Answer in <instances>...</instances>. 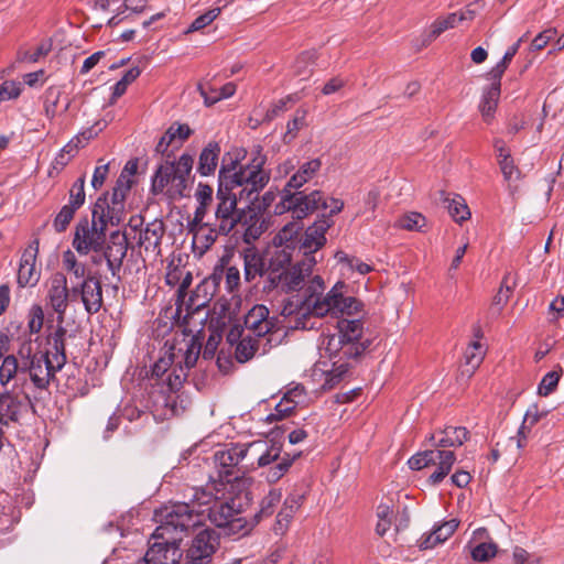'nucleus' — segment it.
Instances as JSON below:
<instances>
[{
    "instance_id": "nucleus-56",
    "label": "nucleus",
    "mask_w": 564,
    "mask_h": 564,
    "mask_svg": "<svg viewBox=\"0 0 564 564\" xmlns=\"http://www.w3.org/2000/svg\"><path fill=\"white\" fill-rule=\"evenodd\" d=\"M108 173H109V164H101V165H98L95 167V171H94V174H93V178H91V186L97 191L99 189L107 176H108Z\"/></svg>"
},
{
    "instance_id": "nucleus-31",
    "label": "nucleus",
    "mask_w": 564,
    "mask_h": 564,
    "mask_svg": "<svg viewBox=\"0 0 564 564\" xmlns=\"http://www.w3.org/2000/svg\"><path fill=\"white\" fill-rule=\"evenodd\" d=\"M264 343L265 339L254 337L251 334L242 335L240 341L236 347V359L239 362H246L250 360L260 348H264Z\"/></svg>"
},
{
    "instance_id": "nucleus-38",
    "label": "nucleus",
    "mask_w": 564,
    "mask_h": 564,
    "mask_svg": "<svg viewBox=\"0 0 564 564\" xmlns=\"http://www.w3.org/2000/svg\"><path fill=\"white\" fill-rule=\"evenodd\" d=\"M316 59L315 52L302 53L294 63V74L302 77L303 79L310 77L313 73Z\"/></svg>"
},
{
    "instance_id": "nucleus-43",
    "label": "nucleus",
    "mask_w": 564,
    "mask_h": 564,
    "mask_svg": "<svg viewBox=\"0 0 564 564\" xmlns=\"http://www.w3.org/2000/svg\"><path fill=\"white\" fill-rule=\"evenodd\" d=\"M562 376V368L547 372L541 380L538 387V393L546 397L551 394L557 387Z\"/></svg>"
},
{
    "instance_id": "nucleus-29",
    "label": "nucleus",
    "mask_w": 564,
    "mask_h": 564,
    "mask_svg": "<svg viewBox=\"0 0 564 564\" xmlns=\"http://www.w3.org/2000/svg\"><path fill=\"white\" fill-rule=\"evenodd\" d=\"M491 80V85L484 90L482 99L479 106L480 112L485 121H489L498 105V99L500 96V79L501 78H488Z\"/></svg>"
},
{
    "instance_id": "nucleus-60",
    "label": "nucleus",
    "mask_w": 564,
    "mask_h": 564,
    "mask_svg": "<svg viewBox=\"0 0 564 564\" xmlns=\"http://www.w3.org/2000/svg\"><path fill=\"white\" fill-rule=\"evenodd\" d=\"M195 197L199 204L209 205L213 200L212 186L199 183L195 193Z\"/></svg>"
},
{
    "instance_id": "nucleus-10",
    "label": "nucleus",
    "mask_w": 564,
    "mask_h": 564,
    "mask_svg": "<svg viewBox=\"0 0 564 564\" xmlns=\"http://www.w3.org/2000/svg\"><path fill=\"white\" fill-rule=\"evenodd\" d=\"M242 505L239 499L219 500L210 507L206 516L217 528L226 534H247L253 527L241 516Z\"/></svg>"
},
{
    "instance_id": "nucleus-9",
    "label": "nucleus",
    "mask_w": 564,
    "mask_h": 564,
    "mask_svg": "<svg viewBox=\"0 0 564 564\" xmlns=\"http://www.w3.org/2000/svg\"><path fill=\"white\" fill-rule=\"evenodd\" d=\"M193 164L194 159L188 153H183L176 162L166 161L161 164L152 177V193L155 195L165 193L171 199L183 197Z\"/></svg>"
},
{
    "instance_id": "nucleus-19",
    "label": "nucleus",
    "mask_w": 564,
    "mask_h": 564,
    "mask_svg": "<svg viewBox=\"0 0 564 564\" xmlns=\"http://www.w3.org/2000/svg\"><path fill=\"white\" fill-rule=\"evenodd\" d=\"M218 543V536L213 530H202L187 550L186 564L210 563Z\"/></svg>"
},
{
    "instance_id": "nucleus-49",
    "label": "nucleus",
    "mask_w": 564,
    "mask_h": 564,
    "mask_svg": "<svg viewBox=\"0 0 564 564\" xmlns=\"http://www.w3.org/2000/svg\"><path fill=\"white\" fill-rule=\"evenodd\" d=\"M471 557L476 562H485L497 554V545L492 542H482L473 547Z\"/></svg>"
},
{
    "instance_id": "nucleus-55",
    "label": "nucleus",
    "mask_w": 564,
    "mask_h": 564,
    "mask_svg": "<svg viewBox=\"0 0 564 564\" xmlns=\"http://www.w3.org/2000/svg\"><path fill=\"white\" fill-rule=\"evenodd\" d=\"M63 93V87L50 86L44 93V105L57 107Z\"/></svg>"
},
{
    "instance_id": "nucleus-13",
    "label": "nucleus",
    "mask_w": 564,
    "mask_h": 564,
    "mask_svg": "<svg viewBox=\"0 0 564 564\" xmlns=\"http://www.w3.org/2000/svg\"><path fill=\"white\" fill-rule=\"evenodd\" d=\"M456 455L448 449H425L416 453L409 460L408 465L413 470H420L430 465H436V469L429 477L432 485L440 484L452 470Z\"/></svg>"
},
{
    "instance_id": "nucleus-63",
    "label": "nucleus",
    "mask_w": 564,
    "mask_h": 564,
    "mask_svg": "<svg viewBox=\"0 0 564 564\" xmlns=\"http://www.w3.org/2000/svg\"><path fill=\"white\" fill-rule=\"evenodd\" d=\"M499 165L506 180H512L513 174L518 173V170L514 166L513 160L510 155H505V158L500 159Z\"/></svg>"
},
{
    "instance_id": "nucleus-50",
    "label": "nucleus",
    "mask_w": 564,
    "mask_h": 564,
    "mask_svg": "<svg viewBox=\"0 0 564 564\" xmlns=\"http://www.w3.org/2000/svg\"><path fill=\"white\" fill-rule=\"evenodd\" d=\"M133 184V180H130L129 177H126L124 175H119V177L116 181V184L112 188L111 195L112 198L124 203L126 197L128 193L130 192Z\"/></svg>"
},
{
    "instance_id": "nucleus-16",
    "label": "nucleus",
    "mask_w": 564,
    "mask_h": 564,
    "mask_svg": "<svg viewBox=\"0 0 564 564\" xmlns=\"http://www.w3.org/2000/svg\"><path fill=\"white\" fill-rule=\"evenodd\" d=\"M333 224V219L321 217L301 234L297 249L303 253V259L313 258L318 262L316 252L325 246L327 241L325 235Z\"/></svg>"
},
{
    "instance_id": "nucleus-20",
    "label": "nucleus",
    "mask_w": 564,
    "mask_h": 564,
    "mask_svg": "<svg viewBox=\"0 0 564 564\" xmlns=\"http://www.w3.org/2000/svg\"><path fill=\"white\" fill-rule=\"evenodd\" d=\"M46 300L52 310L56 313V322L65 319L69 301V289L66 276L56 272L52 274L47 284Z\"/></svg>"
},
{
    "instance_id": "nucleus-30",
    "label": "nucleus",
    "mask_w": 564,
    "mask_h": 564,
    "mask_svg": "<svg viewBox=\"0 0 564 564\" xmlns=\"http://www.w3.org/2000/svg\"><path fill=\"white\" fill-rule=\"evenodd\" d=\"M164 235V224L162 220H153L140 232L139 243L145 251H154L160 247Z\"/></svg>"
},
{
    "instance_id": "nucleus-22",
    "label": "nucleus",
    "mask_w": 564,
    "mask_h": 564,
    "mask_svg": "<svg viewBox=\"0 0 564 564\" xmlns=\"http://www.w3.org/2000/svg\"><path fill=\"white\" fill-rule=\"evenodd\" d=\"M218 501V498L206 488H194L189 502H176L171 506H185L193 520V528L202 523L203 517L209 513L210 507Z\"/></svg>"
},
{
    "instance_id": "nucleus-28",
    "label": "nucleus",
    "mask_w": 564,
    "mask_h": 564,
    "mask_svg": "<svg viewBox=\"0 0 564 564\" xmlns=\"http://www.w3.org/2000/svg\"><path fill=\"white\" fill-rule=\"evenodd\" d=\"M219 155H220L219 143L215 142V141L208 142L199 154L197 172L202 176L213 175L217 169Z\"/></svg>"
},
{
    "instance_id": "nucleus-32",
    "label": "nucleus",
    "mask_w": 564,
    "mask_h": 564,
    "mask_svg": "<svg viewBox=\"0 0 564 564\" xmlns=\"http://www.w3.org/2000/svg\"><path fill=\"white\" fill-rule=\"evenodd\" d=\"M301 499V496H290L285 499L283 508L276 516V531H283L286 529L291 519L300 508Z\"/></svg>"
},
{
    "instance_id": "nucleus-51",
    "label": "nucleus",
    "mask_w": 564,
    "mask_h": 564,
    "mask_svg": "<svg viewBox=\"0 0 564 564\" xmlns=\"http://www.w3.org/2000/svg\"><path fill=\"white\" fill-rule=\"evenodd\" d=\"M220 13L219 8H214L197 17L189 25L187 33L199 31L209 25Z\"/></svg>"
},
{
    "instance_id": "nucleus-7",
    "label": "nucleus",
    "mask_w": 564,
    "mask_h": 564,
    "mask_svg": "<svg viewBox=\"0 0 564 564\" xmlns=\"http://www.w3.org/2000/svg\"><path fill=\"white\" fill-rule=\"evenodd\" d=\"M321 167L322 161L318 158L302 163L281 192V199L274 206V214L291 213L294 218L304 219L321 205L326 207L321 191L316 189L310 194L299 191L319 172Z\"/></svg>"
},
{
    "instance_id": "nucleus-14",
    "label": "nucleus",
    "mask_w": 564,
    "mask_h": 564,
    "mask_svg": "<svg viewBox=\"0 0 564 564\" xmlns=\"http://www.w3.org/2000/svg\"><path fill=\"white\" fill-rule=\"evenodd\" d=\"M216 199L217 206L212 226H216V230L220 235L227 236L241 221V214L237 207L239 197L235 192L225 189L224 186L220 187V183H218Z\"/></svg>"
},
{
    "instance_id": "nucleus-2",
    "label": "nucleus",
    "mask_w": 564,
    "mask_h": 564,
    "mask_svg": "<svg viewBox=\"0 0 564 564\" xmlns=\"http://www.w3.org/2000/svg\"><path fill=\"white\" fill-rule=\"evenodd\" d=\"M50 349L41 350L39 337H25L20 340L15 354L6 356L0 366V383L6 387L10 381L26 389L33 386L44 391L50 387L55 375L67 362L64 343L47 339Z\"/></svg>"
},
{
    "instance_id": "nucleus-1",
    "label": "nucleus",
    "mask_w": 564,
    "mask_h": 564,
    "mask_svg": "<svg viewBox=\"0 0 564 564\" xmlns=\"http://www.w3.org/2000/svg\"><path fill=\"white\" fill-rule=\"evenodd\" d=\"M292 259L293 253L285 248L273 246L264 253V289H276L284 293L303 292L282 307L281 314L288 318L290 328L317 329L325 316H352L362 311L360 301L345 294L346 284L341 281L325 293L324 279L318 274L313 275L316 260L307 258L292 263Z\"/></svg>"
},
{
    "instance_id": "nucleus-44",
    "label": "nucleus",
    "mask_w": 564,
    "mask_h": 564,
    "mask_svg": "<svg viewBox=\"0 0 564 564\" xmlns=\"http://www.w3.org/2000/svg\"><path fill=\"white\" fill-rule=\"evenodd\" d=\"M85 175L77 178L69 189V202L67 205L79 209L85 203Z\"/></svg>"
},
{
    "instance_id": "nucleus-23",
    "label": "nucleus",
    "mask_w": 564,
    "mask_h": 564,
    "mask_svg": "<svg viewBox=\"0 0 564 564\" xmlns=\"http://www.w3.org/2000/svg\"><path fill=\"white\" fill-rule=\"evenodd\" d=\"M468 435L469 432L466 427L449 425L432 433L429 441L435 449H445L462 446L468 440Z\"/></svg>"
},
{
    "instance_id": "nucleus-52",
    "label": "nucleus",
    "mask_w": 564,
    "mask_h": 564,
    "mask_svg": "<svg viewBox=\"0 0 564 564\" xmlns=\"http://www.w3.org/2000/svg\"><path fill=\"white\" fill-rule=\"evenodd\" d=\"M22 85L19 82L7 80L0 85V102L18 98L21 94Z\"/></svg>"
},
{
    "instance_id": "nucleus-59",
    "label": "nucleus",
    "mask_w": 564,
    "mask_h": 564,
    "mask_svg": "<svg viewBox=\"0 0 564 564\" xmlns=\"http://www.w3.org/2000/svg\"><path fill=\"white\" fill-rule=\"evenodd\" d=\"M209 225L212 226V223H204L203 220L196 221V217H193L188 220L187 229L188 232L193 235L194 239H200Z\"/></svg>"
},
{
    "instance_id": "nucleus-35",
    "label": "nucleus",
    "mask_w": 564,
    "mask_h": 564,
    "mask_svg": "<svg viewBox=\"0 0 564 564\" xmlns=\"http://www.w3.org/2000/svg\"><path fill=\"white\" fill-rule=\"evenodd\" d=\"M445 202L447 203L446 207L448 213L455 221L462 223L470 217L469 208L462 196L454 195L452 198L446 197Z\"/></svg>"
},
{
    "instance_id": "nucleus-64",
    "label": "nucleus",
    "mask_w": 564,
    "mask_h": 564,
    "mask_svg": "<svg viewBox=\"0 0 564 564\" xmlns=\"http://www.w3.org/2000/svg\"><path fill=\"white\" fill-rule=\"evenodd\" d=\"M218 236L221 235L216 230V226L209 225L207 230L204 231L203 237L200 239H194V241L200 242L203 248H209L216 241Z\"/></svg>"
},
{
    "instance_id": "nucleus-42",
    "label": "nucleus",
    "mask_w": 564,
    "mask_h": 564,
    "mask_svg": "<svg viewBox=\"0 0 564 564\" xmlns=\"http://www.w3.org/2000/svg\"><path fill=\"white\" fill-rule=\"evenodd\" d=\"M426 219L423 215L419 213H409L405 215H402L398 218L395 225L399 228L405 229V230H422V228L425 226Z\"/></svg>"
},
{
    "instance_id": "nucleus-34",
    "label": "nucleus",
    "mask_w": 564,
    "mask_h": 564,
    "mask_svg": "<svg viewBox=\"0 0 564 564\" xmlns=\"http://www.w3.org/2000/svg\"><path fill=\"white\" fill-rule=\"evenodd\" d=\"M525 35L521 36L513 45H511L502 56L501 61L494 66L487 74L488 78H501L510 62L518 53L521 43L524 41Z\"/></svg>"
},
{
    "instance_id": "nucleus-40",
    "label": "nucleus",
    "mask_w": 564,
    "mask_h": 564,
    "mask_svg": "<svg viewBox=\"0 0 564 564\" xmlns=\"http://www.w3.org/2000/svg\"><path fill=\"white\" fill-rule=\"evenodd\" d=\"M62 262L64 269L77 279H85L88 274L86 265L79 262L72 250L63 252Z\"/></svg>"
},
{
    "instance_id": "nucleus-4",
    "label": "nucleus",
    "mask_w": 564,
    "mask_h": 564,
    "mask_svg": "<svg viewBox=\"0 0 564 564\" xmlns=\"http://www.w3.org/2000/svg\"><path fill=\"white\" fill-rule=\"evenodd\" d=\"M364 323L360 318H343L337 322V333L325 336L321 343L333 362L330 370L325 372L324 389H333L348 373L349 360L361 356L369 346V340L361 341Z\"/></svg>"
},
{
    "instance_id": "nucleus-48",
    "label": "nucleus",
    "mask_w": 564,
    "mask_h": 564,
    "mask_svg": "<svg viewBox=\"0 0 564 564\" xmlns=\"http://www.w3.org/2000/svg\"><path fill=\"white\" fill-rule=\"evenodd\" d=\"M561 96L562 93L557 89L547 95L543 105L545 116L556 117L563 110L564 104L561 100Z\"/></svg>"
},
{
    "instance_id": "nucleus-53",
    "label": "nucleus",
    "mask_w": 564,
    "mask_h": 564,
    "mask_svg": "<svg viewBox=\"0 0 564 564\" xmlns=\"http://www.w3.org/2000/svg\"><path fill=\"white\" fill-rule=\"evenodd\" d=\"M176 354H171L169 357L160 358L152 368V376L156 378H162L166 372H171L174 362V358Z\"/></svg>"
},
{
    "instance_id": "nucleus-27",
    "label": "nucleus",
    "mask_w": 564,
    "mask_h": 564,
    "mask_svg": "<svg viewBox=\"0 0 564 564\" xmlns=\"http://www.w3.org/2000/svg\"><path fill=\"white\" fill-rule=\"evenodd\" d=\"M242 256L246 281L251 282L258 276L264 278V254L260 253L256 248H246Z\"/></svg>"
},
{
    "instance_id": "nucleus-36",
    "label": "nucleus",
    "mask_w": 564,
    "mask_h": 564,
    "mask_svg": "<svg viewBox=\"0 0 564 564\" xmlns=\"http://www.w3.org/2000/svg\"><path fill=\"white\" fill-rule=\"evenodd\" d=\"M485 356V350L479 341L471 343L465 351L467 376L471 377L475 370L480 366Z\"/></svg>"
},
{
    "instance_id": "nucleus-57",
    "label": "nucleus",
    "mask_w": 564,
    "mask_h": 564,
    "mask_svg": "<svg viewBox=\"0 0 564 564\" xmlns=\"http://www.w3.org/2000/svg\"><path fill=\"white\" fill-rule=\"evenodd\" d=\"M555 34H556V31L552 30V29L541 32L539 35H536L533 39V41L531 43V48L534 51L542 50L551 40H553Z\"/></svg>"
},
{
    "instance_id": "nucleus-8",
    "label": "nucleus",
    "mask_w": 564,
    "mask_h": 564,
    "mask_svg": "<svg viewBox=\"0 0 564 564\" xmlns=\"http://www.w3.org/2000/svg\"><path fill=\"white\" fill-rule=\"evenodd\" d=\"M200 350L202 344L195 337H192L185 343V349L178 348V354L175 358L181 357V359L173 366L166 378L163 379L170 391V394L164 398V405L171 415L181 414L187 406V400L174 394L182 388L183 382L187 378L188 370L196 365Z\"/></svg>"
},
{
    "instance_id": "nucleus-26",
    "label": "nucleus",
    "mask_w": 564,
    "mask_h": 564,
    "mask_svg": "<svg viewBox=\"0 0 564 564\" xmlns=\"http://www.w3.org/2000/svg\"><path fill=\"white\" fill-rule=\"evenodd\" d=\"M292 218L294 220L285 224L275 235L273 238V246L289 249L293 253L299 246V239L301 237L303 226L301 223L302 219L294 218L293 216Z\"/></svg>"
},
{
    "instance_id": "nucleus-11",
    "label": "nucleus",
    "mask_w": 564,
    "mask_h": 564,
    "mask_svg": "<svg viewBox=\"0 0 564 564\" xmlns=\"http://www.w3.org/2000/svg\"><path fill=\"white\" fill-rule=\"evenodd\" d=\"M245 326L248 334L265 339L263 352L278 346L284 333L275 327L273 318L269 317V310L264 305H254L245 316Z\"/></svg>"
},
{
    "instance_id": "nucleus-46",
    "label": "nucleus",
    "mask_w": 564,
    "mask_h": 564,
    "mask_svg": "<svg viewBox=\"0 0 564 564\" xmlns=\"http://www.w3.org/2000/svg\"><path fill=\"white\" fill-rule=\"evenodd\" d=\"M281 497L280 490H270L268 496L262 499L260 511L254 516V520L258 522L259 518L270 516L273 512V508L280 502Z\"/></svg>"
},
{
    "instance_id": "nucleus-62",
    "label": "nucleus",
    "mask_w": 564,
    "mask_h": 564,
    "mask_svg": "<svg viewBox=\"0 0 564 564\" xmlns=\"http://www.w3.org/2000/svg\"><path fill=\"white\" fill-rule=\"evenodd\" d=\"M505 281L500 288V290L498 291V293L495 295L494 300H492V305L494 306H497V311L500 312V310L503 307V305L508 302L509 300V296H510V293H511V288L509 285H505Z\"/></svg>"
},
{
    "instance_id": "nucleus-21",
    "label": "nucleus",
    "mask_w": 564,
    "mask_h": 564,
    "mask_svg": "<svg viewBox=\"0 0 564 564\" xmlns=\"http://www.w3.org/2000/svg\"><path fill=\"white\" fill-rule=\"evenodd\" d=\"M39 246V239H34L22 253L18 271V284L20 288L34 286L40 280L41 271L36 269Z\"/></svg>"
},
{
    "instance_id": "nucleus-58",
    "label": "nucleus",
    "mask_w": 564,
    "mask_h": 564,
    "mask_svg": "<svg viewBox=\"0 0 564 564\" xmlns=\"http://www.w3.org/2000/svg\"><path fill=\"white\" fill-rule=\"evenodd\" d=\"M52 50V43L43 42L41 43L33 53H25L23 56V61H29L31 63L37 62L42 56L47 55Z\"/></svg>"
},
{
    "instance_id": "nucleus-41",
    "label": "nucleus",
    "mask_w": 564,
    "mask_h": 564,
    "mask_svg": "<svg viewBox=\"0 0 564 564\" xmlns=\"http://www.w3.org/2000/svg\"><path fill=\"white\" fill-rule=\"evenodd\" d=\"M43 324H44V311L41 305L33 304L30 307L29 313H28L29 335L24 336V338L25 337L32 338L31 337L32 335H37L41 332ZM22 339H23V337L21 338V340Z\"/></svg>"
},
{
    "instance_id": "nucleus-3",
    "label": "nucleus",
    "mask_w": 564,
    "mask_h": 564,
    "mask_svg": "<svg viewBox=\"0 0 564 564\" xmlns=\"http://www.w3.org/2000/svg\"><path fill=\"white\" fill-rule=\"evenodd\" d=\"M250 451L258 454V467L265 468L262 475L270 484L280 480L300 455L291 456L288 453L282 455V444L273 440L251 444H232L214 454V463L219 478L226 482L238 480L245 473L240 464Z\"/></svg>"
},
{
    "instance_id": "nucleus-12",
    "label": "nucleus",
    "mask_w": 564,
    "mask_h": 564,
    "mask_svg": "<svg viewBox=\"0 0 564 564\" xmlns=\"http://www.w3.org/2000/svg\"><path fill=\"white\" fill-rule=\"evenodd\" d=\"M106 230L94 218H82L75 226L72 246L79 256L98 253L107 241Z\"/></svg>"
},
{
    "instance_id": "nucleus-17",
    "label": "nucleus",
    "mask_w": 564,
    "mask_h": 564,
    "mask_svg": "<svg viewBox=\"0 0 564 564\" xmlns=\"http://www.w3.org/2000/svg\"><path fill=\"white\" fill-rule=\"evenodd\" d=\"M128 251V239L120 230L112 231L104 245L102 257L113 278L120 280V270Z\"/></svg>"
},
{
    "instance_id": "nucleus-6",
    "label": "nucleus",
    "mask_w": 564,
    "mask_h": 564,
    "mask_svg": "<svg viewBox=\"0 0 564 564\" xmlns=\"http://www.w3.org/2000/svg\"><path fill=\"white\" fill-rule=\"evenodd\" d=\"M265 156L260 152L247 163L232 159L229 153L224 155L218 174L220 187L238 194L239 200L253 204L260 192L270 181V172L263 166Z\"/></svg>"
},
{
    "instance_id": "nucleus-33",
    "label": "nucleus",
    "mask_w": 564,
    "mask_h": 564,
    "mask_svg": "<svg viewBox=\"0 0 564 564\" xmlns=\"http://www.w3.org/2000/svg\"><path fill=\"white\" fill-rule=\"evenodd\" d=\"M458 23H459L458 12H453L444 18L436 19L432 23L430 33L427 34L425 41L427 43H431L437 36H440L443 32H445L448 29L455 28Z\"/></svg>"
},
{
    "instance_id": "nucleus-5",
    "label": "nucleus",
    "mask_w": 564,
    "mask_h": 564,
    "mask_svg": "<svg viewBox=\"0 0 564 564\" xmlns=\"http://www.w3.org/2000/svg\"><path fill=\"white\" fill-rule=\"evenodd\" d=\"M160 523L150 539L145 558L150 564H178L183 552L180 543L193 528L185 506H164L155 512Z\"/></svg>"
},
{
    "instance_id": "nucleus-61",
    "label": "nucleus",
    "mask_w": 564,
    "mask_h": 564,
    "mask_svg": "<svg viewBox=\"0 0 564 564\" xmlns=\"http://www.w3.org/2000/svg\"><path fill=\"white\" fill-rule=\"evenodd\" d=\"M107 123L106 121H97L94 126L83 130L77 135H80V140L85 143L89 141L90 139H94L98 135L99 132H101L106 128Z\"/></svg>"
},
{
    "instance_id": "nucleus-15",
    "label": "nucleus",
    "mask_w": 564,
    "mask_h": 564,
    "mask_svg": "<svg viewBox=\"0 0 564 564\" xmlns=\"http://www.w3.org/2000/svg\"><path fill=\"white\" fill-rule=\"evenodd\" d=\"M13 388L21 391V394L7 391L0 394V423L9 425L10 423L18 422L22 413L26 412L31 403L30 392L36 390L33 386L23 389L15 384Z\"/></svg>"
},
{
    "instance_id": "nucleus-24",
    "label": "nucleus",
    "mask_w": 564,
    "mask_h": 564,
    "mask_svg": "<svg viewBox=\"0 0 564 564\" xmlns=\"http://www.w3.org/2000/svg\"><path fill=\"white\" fill-rule=\"evenodd\" d=\"M82 302L85 311L89 314H96L102 307V288L98 278L88 274L82 281Z\"/></svg>"
},
{
    "instance_id": "nucleus-37",
    "label": "nucleus",
    "mask_w": 564,
    "mask_h": 564,
    "mask_svg": "<svg viewBox=\"0 0 564 564\" xmlns=\"http://www.w3.org/2000/svg\"><path fill=\"white\" fill-rule=\"evenodd\" d=\"M246 226L243 232V240L251 243L260 238L265 229V223L261 216L253 214L243 224Z\"/></svg>"
},
{
    "instance_id": "nucleus-25",
    "label": "nucleus",
    "mask_w": 564,
    "mask_h": 564,
    "mask_svg": "<svg viewBox=\"0 0 564 564\" xmlns=\"http://www.w3.org/2000/svg\"><path fill=\"white\" fill-rule=\"evenodd\" d=\"M225 276V285L228 292L232 293L239 289L240 285V271L237 267L231 265L227 268H215L213 274L203 284L198 285L195 295L198 296L200 291H206L209 283H213L214 288L219 284V281Z\"/></svg>"
},
{
    "instance_id": "nucleus-54",
    "label": "nucleus",
    "mask_w": 564,
    "mask_h": 564,
    "mask_svg": "<svg viewBox=\"0 0 564 564\" xmlns=\"http://www.w3.org/2000/svg\"><path fill=\"white\" fill-rule=\"evenodd\" d=\"M458 521L456 519H452L434 529L435 541L445 542L457 529Z\"/></svg>"
},
{
    "instance_id": "nucleus-45",
    "label": "nucleus",
    "mask_w": 564,
    "mask_h": 564,
    "mask_svg": "<svg viewBox=\"0 0 564 564\" xmlns=\"http://www.w3.org/2000/svg\"><path fill=\"white\" fill-rule=\"evenodd\" d=\"M305 110H296L295 116L286 124V132L283 137L284 143H290L294 140L297 132L305 126Z\"/></svg>"
},
{
    "instance_id": "nucleus-39",
    "label": "nucleus",
    "mask_w": 564,
    "mask_h": 564,
    "mask_svg": "<svg viewBox=\"0 0 564 564\" xmlns=\"http://www.w3.org/2000/svg\"><path fill=\"white\" fill-rule=\"evenodd\" d=\"M198 90L205 104L212 106L221 99L231 97L236 91V85L234 83H227L219 89H213L212 91L215 93V96H209L204 85H199Z\"/></svg>"
},
{
    "instance_id": "nucleus-47",
    "label": "nucleus",
    "mask_w": 564,
    "mask_h": 564,
    "mask_svg": "<svg viewBox=\"0 0 564 564\" xmlns=\"http://www.w3.org/2000/svg\"><path fill=\"white\" fill-rule=\"evenodd\" d=\"M76 210L67 204L64 205L53 220L54 230L58 234L64 232L73 220Z\"/></svg>"
},
{
    "instance_id": "nucleus-18",
    "label": "nucleus",
    "mask_w": 564,
    "mask_h": 564,
    "mask_svg": "<svg viewBox=\"0 0 564 564\" xmlns=\"http://www.w3.org/2000/svg\"><path fill=\"white\" fill-rule=\"evenodd\" d=\"M124 203L112 198V196L106 193L99 196L94 204L91 218L107 229L109 225L119 226L124 219Z\"/></svg>"
}]
</instances>
